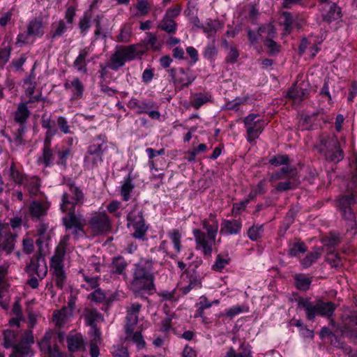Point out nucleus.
Segmentation results:
<instances>
[{
	"mask_svg": "<svg viewBox=\"0 0 357 357\" xmlns=\"http://www.w3.org/2000/svg\"><path fill=\"white\" fill-rule=\"evenodd\" d=\"M10 225L0 221V252L5 251L9 254L14 249L16 234L11 232L10 227L15 231L22 225V219L18 217L11 218Z\"/></svg>",
	"mask_w": 357,
	"mask_h": 357,
	"instance_id": "nucleus-6",
	"label": "nucleus"
},
{
	"mask_svg": "<svg viewBox=\"0 0 357 357\" xmlns=\"http://www.w3.org/2000/svg\"><path fill=\"white\" fill-rule=\"evenodd\" d=\"M46 253L40 254L38 250V255L33 256L30 264L26 266V271L31 276L36 275L40 280H43L47 273V266L45 260Z\"/></svg>",
	"mask_w": 357,
	"mask_h": 357,
	"instance_id": "nucleus-14",
	"label": "nucleus"
},
{
	"mask_svg": "<svg viewBox=\"0 0 357 357\" xmlns=\"http://www.w3.org/2000/svg\"><path fill=\"white\" fill-rule=\"evenodd\" d=\"M169 74L174 81V83L181 88L189 86L195 79V75L192 71L183 68L178 69L172 68L169 70Z\"/></svg>",
	"mask_w": 357,
	"mask_h": 357,
	"instance_id": "nucleus-15",
	"label": "nucleus"
},
{
	"mask_svg": "<svg viewBox=\"0 0 357 357\" xmlns=\"http://www.w3.org/2000/svg\"><path fill=\"white\" fill-rule=\"evenodd\" d=\"M263 232L262 225H254L248 231V236L252 241H256L261 237Z\"/></svg>",
	"mask_w": 357,
	"mask_h": 357,
	"instance_id": "nucleus-56",
	"label": "nucleus"
},
{
	"mask_svg": "<svg viewBox=\"0 0 357 357\" xmlns=\"http://www.w3.org/2000/svg\"><path fill=\"white\" fill-rule=\"evenodd\" d=\"M135 327H132L131 331H128L127 328H125L126 338L128 341L135 343L138 349L144 347L146 342L140 332H134Z\"/></svg>",
	"mask_w": 357,
	"mask_h": 357,
	"instance_id": "nucleus-31",
	"label": "nucleus"
},
{
	"mask_svg": "<svg viewBox=\"0 0 357 357\" xmlns=\"http://www.w3.org/2000/svg\"><path fill=\"white\" fill-rule=\"evenodd\" d=\"M47 206L43 203L33 202L29 207V212L31 216L40 218L47 213Z\"/></svg>",
	"mask_w": 357,
	"mask_h": 357,
	"instance_id": "nucleus-37",
	"label": "nucleus"
},
{
	"mask_svg": "<svg viewBox=\"0 0 357 357\" xmlns=\"http://www.w3.org/2000/svg\"><path fill=\"white\" fill-rule=\"evenodd\" d=\"M63 86L66 90L70 91L73 93V98H82L84 86L78 77H74L72 80H66Z\"/></svg>",
	"mask_w": 357,
	"mask_h": 357,
	"instance_id": "nucleus-26",
	"label": "nucleus"
},
{
	"mask_svg": "<svg viewBox=\"0 0 357 357\" xmlns=\"http://www.w3.org/2000/svg\"><path fill=\"white\" fill-rule=\"evenodd\" d=\"M128 227L134 231L133 237L143 239L147 231V226L144 223L142 211L135 205L133 209L127 215Z\"/></svg>",
	"mask_w": 357,
	"mask_h": 357,
	"instance_id": "nucleus-9",
	"label": "nucleus"
},
{
	"mask_svg": "<svg viewBox=\"0 0 357 357\" xmlns=\"http://www.w3.org/2000/svg\"><path fill=\"white\" fill-rule=\"evenodd\" d=\"M50 146L51 141L47 142V140H45L43 155L39 158L45 166H50L53 163V153Z\"/></svg>",
	"mask_w": 357,
	"mask_h": 357,
	"instance_id": "nucleus-40",
	"label": "nucleus"
},
{
	"mask_svg": "<svg viewBox=\"0 0 357 357\" xmlns=\"http://www.w3.org/2000/svg\"><path fill=\"white\" fill-rule=\"evenodd\" d=\"M269 162L274 166L287 165L289 162V157L287 155H278L271 158Z\"/></svg>",
	"mask_w": 357,
	"mask_h": 357,
	"instance_id": "nucleus-63",
	"label": "nucleus"
},
{
	"mask_svg": "<svg viewBox=\"0 0 357 357\" xmlns=\"http://www.w3.org/2000/svg\"><path fill=\"white\" fill-rule=\"evenodd\" d=\"M305 84L301 83L296 89L289 91L287 96L291 98H303L307 93V90L303 88Z\"/></svg>",
	"mask_w": 357,
	"mask_h": 357,
	"instance_id": "nucleus-51",
	"label": "nucleus"
},
{
	"mask_svg": "<svg viewBox=\"0 0 357 357\" xmlns=\"http://www.w3.org/2000/svg\"><path fill=\"white\" fill-rule=\"evenodd\" d=\"M9 176L10 180L17 184H23L26 180L23 174L16 169L14 163H13L10 167Z\"/></svg>",
	"mask_w": 357,
	"mask_h": 357,
	"instance_id": "nucleus-48",
	"label": "nucleus"
},
{
	"mask_svg": "<svg viewBox=\"0 0 357 357\" xmlns=\"http://www.w3.org/2000/svg\"><path fill=\"white\" fill-rule=\"evenodd\" d=\"M50 268L53 271V275L56 285L62 289L66 282V275L63 271V261L51 259Z\"/></svg>",
	"mask_w": 357,
	"mask_h": 357,
	"instance_id": "nucleus-22",
	"label": "nucleus"
},
{
	"mask_svg": "<svg viewBox=\"0 0 357 357\" xmlns=\"http://www.w3.org/2000/svg\"><path fill=\"white\" fill-rule=\"evenodd\" d=\"M208 101V98L206 94L199 93H196L193 98L192 106L195 109H199L202 105Z\"/></svg>",
	"mask_w": 357,
	"mask_h": 357,
	"instance_id": "nucleus-60",
	"label": "nucleus"
},
{
	"mask_svg": "<svg viewBox=\"0 0 357 357\" xmlns=\"http://www.w3.org/2000/svg\"><path fill=\"white\" fill-rule=\"evenodd\" d=\"M231 261L229 253H220L216 257L215 261L212 266V270L221 272Z\"/></svg>",
	"mask_w": 357,
	"mask_h": 357,
	"instance_id": "nucleus-32",
	"label": "nucleus"
},
{
	"mask_svg": "<svg viewBox=\"0 0 357 357\" xmlns=\"http://www.w3.org/2000/svg\"><path fill=\"white\" fill-rule=\"evenodd\" d=\"M243 122L246 128L247 140L249 142H252L257 139L265 126L264 121L258 114H255L247 116L244 119Z\"/></svg>",
	"mask_w": 357,
	"mask_h": 357,
	"instance_id": "nucleus-11",
	"label": "nucleus"
},
{
	"mask_svg": "<svg viewBox=\"0 0 357 357\" xmlns=\"http://www.w3.org/2000/svg\"><path fill=\"white\" fill-rule=\"evenodd\" d=\"M66 186L68 190L62 195L60 205L62 212L73 210L77 204H82L84 200V193L79 187L73 183H68Z\"/></svg>",
	"mask_w": 357,
	"mask_h": 357,
	"instance_id": "nucleus-8",
	"label": "nucleus"
},
{
	"mask_svg": "<svg viewBox=\"0 0 357 357\" xmlns=\"http://www.w3.org/2000/svg\"><path fill=\"white\" fill-rule=\"evenodd\" d=\"M127 263L125 259L121 257H115L111 265V271L114 273L123 274L124 271L127 267Z\"/></svg>",
	"mask_w": 357,
	"mask_h": 357,
	"instance_id": "nucleus-41",
	"label": "nucleus"
},
{
	"mask_svg": "<svg viewBox=\"0 0 357 357\" xmlns=\"http://www.w3.org/2000/svg\"><path fill=\"white\" fill-rule=\"evenodd\" d=\"M57 125L59 130L64 134L71 133L70 126L68 125V120L62 116H60L57 119Z\"/></svg>",
	"mask_w": 357,
	"mask_h": 357,
	"instance_id": "nucleus-62",
	"label": "nucleus"
},
{
	"mask_svg": "<svg viewBox=\"0 0 357 357\" xmlns=\"http://www.w3.org/2000/svg\"><path fill=\"white\" fill-rule=\"evenodd\" d=\"M24 84L28 85L26 89V95L27 96H32L35 92L36 88L35 77L31 75L26 79H25Z\"/></svg>",
	"mask_w": 357,
	"mask_h": 357,
	"instance_id": "nucleus-64",
	"label": "nucleus"
},
{
	"mask_svg": "<svg viewBox=\"0 0 357 357\" xmlns=\"http://www.w3.org/2000/svg\"><path fill=\"white\" fill-rule=\"evenodd\" d=\"M168 236L173 244L174 248L176 254L179 253L181 250V234L178 229H172L168 232Z\"/></svg>",
	"mask_w": 357,
	"mask_h": 357,
	"instance_id": "nucleus-43",
	"label": "nucleus"
},
{
	"mask_svg": "<svg viewBox=\"0 0 357 357\" xmlns=\"http://www.w3.org/2000/svg\"><path fill=\"white\" fill-rule=\"evenodd\" d=\"M326 261L330 264L332 268H338L342 265V261L340 257L334 252H328L326 256Z\"/></svg>",
	"mask_w": 357,
	"mask_h": 357,
	"instance_id": "nucleus-50",
	"label": "nucleus"
},
{
	"mask_svg": "<svg viewBox=\"0 0 357 357\" xmlns=\"http://www.w3.org/2000/svg\"><path fill=\"white\" fill-rule=\"evenodd\" d=\"M72 317L73 313L70 310H68L66 306H63L61 310L54 311L52 321L56 326L61 328L67 324Z\"/></svg>",
	"mask_w": 357,
	"mask_h": 357,
	"instance_id": "nucleus-25",
	"label": "nucleus"
},
{
	"mask_svg": "<svg viewBox=\"0 0 357 357\" xmlns=\"http://www.w3.org/2000/svg\"><path fill=\"white\" fill-rule=\"evenodd\" d=\"M144 52V50L139 44L121 47L111 55L107 66L109 69L117 71L125 65L126 61L141 56Z\"/></svg>",
	"mask_w": 357,
	"mask_h": 357,
	"instance_id": "nucleus-3",
	"label": "nucleus"
},
{
	"mask_svg": "<svg viewBox=\"0 0 357 357\" xmlns=\"http://www.w3.org/2000/svg\"><path fill=\"white\" fill-rule=\"evenodd\" d=\"M36 233L38 238L36 244L38 248L39 252L40 254L47 253L48 251L47 241L51 237V229L48 224L40 222L36 227Z\"/></svg>",
	"mask_w": 357,
	"mask_h": 357,
	"instance_id": "nucleus-17",
	"label": "nucleus"
},
{
	"mask_svg": "<svg viewBox=\"0 0 357 357\" xmlns=\"http://www.w3.org/2000/svg\"><path fill=\"white\" fill-rule=\"evenodd\" d=\"M92 51V46L86 47L79 51L78 56L73 62V66L77 70L84 73H87L86 66L88 62L86 61V57Z\"/></svg>",
	"mask_w": 357,
	"mask_h": 357,
	"instance_id": "nucleus-24",
	"label": "nucleus"
},
{
	"mask_svg": "<svg viewBox=\"0 0 357 357\" xmlns=\"http://www.w3.org/2000/svg\"><path fill=\"white\" fill-rule=\"evenodd\" d=\"M70 239V235L64 236L60 241L54 255L52 256L51 259L63 261V257L67 250V245Z\"/></svg>",
	"mask_w": 357,
	"mask_h": 357,
	"instance_id": "nucleus-35",
	"label": "nucleus"
},
{
	"mask_svg": "<svg viewBox=\"0 0 357 357\" xmlns=\"http://www.w3.org/2000/svg\"><path fill=\"white\" fill-rule=\"evenodd\" d=\"M34 342V337L31 331H25L21 341L15 344L14 351L10 357H31L34 352L31 350V346Z\"/></svg>",
	"mask_w": 357,
	"mask_h": 357,
	"instance_id": "nucleus-13",
	"label": "nucleus"
},
{
	"mask_svg": "<svg viewBox=\"0 0 357 357\" xmlns=\"http://www.w3.org/2000/svg\"><path fill=\"white\" fill-rule=\"evenodd\" d=\"M298 306L306 312V317L313 321L315 316L330 317L336 308L335 305L332 302L319 301L313 304L309 299H301L298 301Z\"/></svg>",
	"mask_w": 357,
	"mask_h": 357,
	"instance_id": "nucleus-7",
	"label": "nucleus"
},
{
	"mask_svg": "<svg viewBox=\"0 0 357 357\" xmlns=\"http://www.w3.org/2000/svg\"><path fill=\"white\" fill-rule=\"evenodd\" d=\"M201 225L206 232L199 229L192 230L196 248L200 250L204 256L210 257L216 242L219 223L215 215L210 214L208 218L202 220Z\"/></svg>",
	"mask_w": 357,
	"mask_h": 357,
	"instance_id": "nucleus-1",
	"label": "nucleus"
},
{
	"mask_svg": "<svg viewBox=\"0 0 357 357\" xmlns=\"http://www.w3.org/2000/svg\"><path fill=\"white\" fill-rule=\"evenodd\" d=\"M41 126L46 129L45 140L52 141V137L57 133L58 130L55 125V121L47 113H44L41 116Z\"/></svg>",
	"mask_w": 357,
	"mask_h": 357,
	"instance_id": "nucleus-23",
	"label": "nucleus"
},
{
	"mask_svg": "<svg viewBox=\"0 0 357 357\" xmlns=\"http://www.w3.org/2000/svg\"><path fill=\"white\" fill-rule=\"evenodd\" d=\"M68 349L76 351L84 346V339L80 334L70 335L67 337Z\"/></svg>",
	"mask_w": 357,
	"mask_h": 357,
	"instance_id": "nucleus-36",
	"label": "nucleus"
},
{
	"mask_svg": "<svg viewBox=\"0 0 357 357\" xmlns=\"http://www.w3.org/2000/svg\"><path fill=\"white\" fill-rule=\"evenodd\" d=\"M51 334L50 333H45L43 337L38 342L40 351L45 354V353L52 347L50 345Z\"/></svg>",
	"mask_w": 357,
	"mask_h": 357,
	"instance_id": "nucleus-59",
	"label": "nucleus"
},
{
	"mask_svg": "<svg viewBox=\"0 0 357 357\" xmlns=\"http://www.w3.org/2000/svg\"><path fill=\"white\" fill-rule=\"evenodd\" d=\"M142 308V305L138 303H133L127 307L125 328L130 332L132 327H135L138 323L139 314Z\"/></svg>",
	"mask_w": 357,
	"mask_h": 357,
	"instance_id": "nucleus-19",
	"label": "nucleus"
},
{
	"mask_svg": "<svg viewBox=\"0 0 357 357\" xmlns=\"http://www.w3.org/2000/svg\"><path fill=\"white\" fill-rule=\"evenodd\" d=\"M321 250L314 248L313 250L307 254V255L301 259V264L303 268H307L311 266L321 255Z\"/></svg>",
	"mask_w": 357,
	"mask_h": 357,
	"instance_id": "nucleus-34",
	"label": "nucleus"
},
{
	"mask_svg": "<svg viewBox=\"0 0 357 357\" xmlns=\"http://www.w3.org/2000/svg\"><path fill=\"white\" fill-rule=\"evenodd\" d=\"M28 35L36 38H40L44 34V24L42 19L35 18L27 24Z\"/></svg>",
	"mask_w": 357,
	"mask_h": 357,
	"instance_id": "nucleus-28",
	"label": "nucleus"
},
{
	"mask_svg": "<svg viewBox=\"0 0 357 357\" xmlns=\"http://www.w3.org/2000/svg\"><path fill=\"white\" fill-rule=\"evenodd\" d=\"M128 107L138 114H146L148 109L156 108V104L153 100L141 101L132 98L128 102Z\"/></svg>",
	"mask_w": 357,
	"mask_h": 357,
	"instance_id": "nucleus-21",
	"label": "nucleus"
},
{
	"mask_svg": "<svg viewBox=\"0 0 357 357\" xmlns=\"http://www.w3.org/2000/svg\"><path fill=\"white\" fill-rule=\"evenodd\" d=\"M222 26V25L219 21L212 20H208L202 24V29L203 31L209 35H212L215 33L218 29H221Z\"/></svg>",
	"mask_w": 357,
	"mask_h": 357,
	"instance_id": "nucleus-44",
	"label": "nucleus"
},
{
	"mask_svg": "<svg viewBox=\"0 0 357 357\" xmlns=\"http://www.w3.org/2000/svg\"><path fill=\"white\" fill-rule=\"evenodd\" d=\"M91 17L84 14L79 21V28L82 35H86L90 28Z\"/></svg>",
	"mask_w": 357,
	"mask_h": 357,
	"instance_id": "nucleus-55",
	"label": "nucleus"
},
{
	"mask_svg": "<svg viewBox=\"0 0 357 357\" xmlns=\"http://www.w3.org/2000/svg\"><path fill=\"white\" fill-rule=\"evenodd\" d=\"M30 114L27 102H20L16 111L14 112V120L20 125L25 124Z\"/></svg>",
	"mask_w": 357,
	"mask_h": 357,
	"instance_id": "nucleus-30",
	"label": "nucleus"
},
{
	"mask_svg": "<svg viewBox=\"0 0 357 357\" xmlns=\"http://www.w3.org/2000/svg\"><path fill=\"white\" fill-rule=\"evenodd\" d=\"M107 149L105 136L98 135L95 141L87 147L84 158V167L88 169L97 168L103 161V155Z\"/></svg>",
	"mask_w": 357,
	"mask_h": 357,
	"instance_id": "nucleus-4",
	"label": "nucleus"
},
{
	"mask_svg": "<svg viewBox=\"0 0 357 357\" xmlns=\"http://www.w3.org/2000/svg\"><path fill=\"white\" fill-rule=\"evenodd\" d=\"M342 17V12L340 7L336 3H333L326 14L324 15L323 19L328 23L338 21Z\"/></svg>",
	"mask_w": 357,
	"mask_h": 357,
	"instance_id": "nucleus-33",
	"label": "nucleus"
},
{
	"mask_svg": "<svg viewBox=\"0 0 357 357\" xmlns=\"http://www.w3.org/2000/svg\"><path fill=\"white\" fill-rule=\"evenodd\" d=\"M180 13L179 8L167 9L158 27L168 33H174L177 30V24L174 19L179 15Z\"/></svg>",
	"mask_w": 357,
	"mask_h": 357,
	"instance_id": "nucleus-16",
	"label": "nucleus"
},
{
	"mask_svg": "<svg viewBox=\"0 0 357 357\" xmlns=\"http://www.w3.org/2000/svg\"><path fill=\"white\" fill-rule=\"evenodd\" d=\"M146 153H147L148 157L150 160L149 161V165L150 168L151 169V170H155V172H158V169L155 167V162L153 160V159L158 155H164L165 149H161L160 150L156 151L152 148H148L146 149Z\"/></svg>",
	"mask_w": 357,
	"mask_h": 357,
	"instance_id": "nucleus-47",
	"label": "nucleus"
},
{
	"mask_svg": "<svg viewBox=\"0 0 357 357\" xmlns=\"http://www.w3.org/2000/svg\"><path fill=\"white\" fill-rule=\"evenodd\" d=\"M356 203L357 195L354 193L351 195L342 196L337 202V206L342 211V216L351 222H355V215L351 211L350 207Z\"/></svg>",
	"mask_w": 357,
	"mask_h": 357,
	"instance_id": "nucleus-18",
	"label": "nucleus"
},
{
	"mask_svg": "<svg viewBox=\"0 0 357 357\" xmlns=\"http://www.w3.org/2000/svg\"><path fill=\"white\" fill-rule=\"evenodd\" d=\"M135 7L141 16L148 14L151 8L148 0H137Z\"/></svg>",
	"mask_w": 357,
	"mask_h": 357,
	"instance_id": "nucleus-58",
	"label": "nucleus"
},
{
	"mask_svg": "<svg viewBox=\"0 0 357 357\" xmlns=\"http://www.w3.org/2000/svg\"><path fill=\"white\" fill-rule=\"evenodd\" d=\"M307 251V247L303 242H298L290 245L288 250V255L290 257H297L301 253Z\"/></svg>",
	"mask_w": 357,
	"mask_h": 357,
	"instance_id": "nucleus-46",
	"label": "nucleus"
},
{
	"mask_svg": "<svg viewBox=\"0 0 357 357\" xmlns=\"http://www.w3.org/2000/svg\"><path fill=\"white\" fill-rule=\"evenodd\" d=\"M84 317L86 324L90 327L97 326V324L104 321V317L96 309L85 308Z\"/></svg>",
	"mask_w": 357,
	"mask_h": 357,
	"instance_id": "nucleus-27",
	"label": "nucleus"
},
{
	"mask_svg": "<svg viewBox=\"0 0 357 357\" xmlns=\"http://www.w3.org/2000/svg\"><path fill=\"white\" fill-rule=\"evenodd\" d=\"M24 188L29 191L31 196H36L40 191V180L37 177L26 179L24 182Z\"/></svg>",
	"mask_w": 357,
	"mask_h": 357,
	"instance_id": "nucleus-38",
	"label": "nucleus"
},
{
	"mask_svg": "<svg viewBox=\"0 0 357 357\" xmlns=\"http://www.w3.org/2000/svg\"><path fill=\"white\" fill-rule=\"evenodd\" d=\"M67 215L62 218L63 224L67 231H71V234L77 239L84 234V220L80 215L75 213V208L66 211Z\"/></svg>",
	"mask_w": 357,
	"mask_h": 357,
	"instance_id": "nucleus-10",
	"label": "nucleus"
},
{
	"mask_svg": "<svg viewBox=\"0 0 357 357\" xmlns=\"http://www.w3.org/2000/svg\"><path fill=\"white\" fill-rule=\"evenodd\" d=\"M88 298L91 302L102 303L106 298V294L101 289L98 288L88 296Z\"/></svg>",
	"mask_w": 357,
	"mask_h": 357,
	"instance_id": "nucleus-54",
	"label": "nucleus"
},
{
	"mask_svg": "<svg viewBox=\"0 0 357 357\" xmlns=\"http://www.w3.org/2000/svg\"><path fill=\"white\" fill-rule=\"evenodd\" d=\"M197 305L199 306V315L202 317L204 310L210 308L213 305V303H211L209 301H208L205 296H202L199 298V302Z\"/></svg>",
	"mask_w": 357,
	"mask_h": 357,
	"instance_id": "nucleus-61",
	"label": "nucleus"
},
{
	"mask_svg": "<svg viewBox=\"0 0 357 357\" xmlns=\"http://www.w3.org/2000/svg\"><path fill=\"white\" fill-rule=\"evenodd\" d=\"M68 26L63 20H59L53 22L51 25V30L49 37L52 41L62 37L66 33Z\"/></svg>",
	"mask_w": 357,
	"mask_h": 357,
	"instance_id": "nucleus-29",
	"label": "nucleus"
},
{
	"mask_svg": "<svg viewBox=\"0 0 357 357\" xmlns=\"http://www.w3.org/2000/svg\"><path fill=\"white\" fill-rule=\"evenodd\" d=\"M154 280L153 268L151 261H142L136 264L131 282L135 291L154 289Z\"/></svg>",
	"mask_w": 357,
	"mask_h": 357,
	"instance_id": "nucleus-2",
	"label": "nucleus"
},
{
	"mask_svg": "<svg viewBox=\"0 0 357 357\" xmlns=\"http://www.w3.org/2000/svg\"><path fill=\"white\" fill-rule=\"evenodd\" d=\"M89 227L94 235L102 234L110 231L111 220L105 213H96L89 220Z\"/></svg>",
	"mask_w": 357,
	"mask_h": 357,
	"instance_id": "nucleus-12",
	"label": "nucleus"
},
{
	"mask_svg": "<svg viewBox=\"0 0 357 357\" xmlns=\"http://www.w3.org/2000/svg\"><path fill=\"white\" fill-rule=\"evenodd\" d=\"M134 184L129 174L128 177L124 180L121 189V194L124 201H128L130 199V193L134 189Z\"/></svg>",
	"mask_w": 357,
	"mask_h": 357,
	"instance_id": "nucleus-42",
	"label": "nucleus"
},
{
	"mask_svg": "<svg viewBox=\"0 0 357 357\" xmlns=\"http://www.w3.org/2000/svg\"><path fill=\"white\" fill-rule=\"evenodd\" d=\"M241 219H225L221 222L220 233L222 235H238L241 233Z\"/></svg>",
	"mask_w": 357,
	"mask_h": 357,
	"instance_id": "nucleus-20",
	"label": "nucleus"
},
{
	"mask_svg": "<svg viewBox=\"0 0 357 357\" xmlns=\"http://www.w3.org/2000/svg\"><path fill=\"white\" fill-rule=\"evenodd\" d=\"M242 351L237 353L233 347H230L226 353L225 357H252V351L249 347H243V344L241 345Z\"/></svg>",
	"mask_w": 357,
	"mask_h": 357,
	"instance_id": "nucleus-45",
	"label": "nucleus"
},
{
	"mask_svg": "<svg viewBox=\"0 0 357 357\" xmlns=\"http://www.w3.org/2000/svg\"><path fill=\"white\" fill-rule=\"evenodd\" d=\"M4 342L3 345L6 348L15 347L14 342L15 340V333L10 330H6L3 331Z\"/></svg>",
	"mask_w": 357,
	"mask_h": 357,
	"instance_id": "nucleus-57",
	"label": "nucleus"
},
{
	"mask_svg": "<svg viewBox=\"0 0 357 357\" xmlns=\"http://www.w3.org/2000/svg\"><path fill=\"white\" fill-rule=\"evenodd\" d=\"M260 36L266 37V39H273L275 35V29L273 25L268 24L259 29Z\"/></svg>",
	"mask_w": 357,
	"mask_h": 357,
	"instance_id": "nucleus-53",
	"label": "nucleus"
},
{
	"mask_svg": "<svg viewBox=\"0 0 357 357\" xmlns=\"http://www.w3.org/2000/svg\"><path fill=\"white\" fill-rule=\"evenodd\" d=\"M317 146L328 160L338 162L344 158L343 151L335 135H322Z\"/></svg>",
	"mask_w": 357,
	"mask_h": 357,
	"instance_id": "nucleus-5",
	"label": "nucleus"
},
{
	"mask_svg": "<svg viewBox=\"0 0 357 357\" xmlns=\"http://www.w3.org/2000/svg\"><path fill=\"white\" fill-rule=\"evenodd\" d=\"M296 287L301 290H307L311 284V280L303 274L295 276Z\"/></svg>",
	"mask_w": 357,
	"mask_h": 357,
	"instance_id": "nucleus-49",
	"label": "nucleus"
},
{
	"mask_svg": "<svg viewBox=\"0 0 357 357\" xmlns=\"http://www.w3.org/2000/svg\"><path fill=\"white\" fill-rule=\"evenodd\" d=\"M248 100V96L237 97L225 105V109L238 110L241 105L245 104Z\"/></svg>",
	"mask_w": 357,
	"mask_h": 357,
	"instance_id": "nucleus-52",
	"label": "nucleus"
},
{
	"mask_svg": "<svg viewBox=\"0 0 357 357\" xmlns=\"http://www.w3.org/2000/svg\"><path fill=\"white\" fill-rule=\"evenodd\" d=\"M223 44L227 50V56L225 58L226 62L231 63H236L239 56V52L238 49L235 46L229 45L226 40L223 41Z\"/></svg>",
	"mask_w": 357,
	"mask_h": 357,
	"instance_id": "nucleus-39",
	"label": "nucleus"
}]
</instances>
